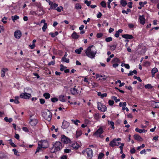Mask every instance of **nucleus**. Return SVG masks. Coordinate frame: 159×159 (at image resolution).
<instances>
[{
  "label": "nucleus",
  "mask_w": 159,
  "mask_h": 159,
  "mask_svg": "<svg viewBox=\"0 0 159 159\" xmlns=\"http://www.w3.org/2000/svg\"><path fill=\"white\" fill-rule=\"evenodd\" d=\"M139 22L142 25H144L145 23V19L143 15L139 16Z\"/></svg>",
  "instance_id": "obj_12"
},
{
  "label": "nucleus",
  "mask_w": 159,
  "mask_h": 159,
  "mask_svg": "<svg viewBox=\"0 0 159 159\" xmlns=\"http://www.w3.org/2000/svg\"><path fill=\"white\" fill-rule=\"evenodd\" d=\"M38 122V120L36 119H32L30 122V123L32 126H35Z\"/></svg>",
  "instance_id": "obj_13"
},
{
  "label": "nucleus",
  "mask_w": 159,
  "mask_h": 159,
  "mask_svg": "<svg viewBox=\"0 0 159 159\" xmlns=\"http://www.w3.org/2000/svg\"><path fill=\"white\" fill-rule=\"evenodd\" d=\"M120 60L118 58L115 57L114 58L112 61V63H119L120 62Z\"/></svg>",
  "instance_id": "obj_27"
},
{
  "label": "nucleus",
  "mask_w": 159,
  "mask_h": 159,
  "mask_svg": "<svg viewBox=\"0 0 159 159\" xmlns=\"http://www.w3.org/2000/svg\"><path fill=\"white\" fill-rule=\"evenodd\" d=\"M134 139L137 141H142L143 140V139L138 134H134Z\"/></svg>",
  "instance_id": "obj_15"
},
{
  "label": "nucleus",
  "mask_w": 159,
  "mask_h": 159,
  "mask_svg": "<svg viewBox=\"0 0 159 159\" xmlns=\"http://www.w3.org/2000/svg\"><path fill=\"white\" fill-rule=\"evenodd\" d=\"M61 143L60 142L58 141L56 142L54 144H53V147L55 148V150L52 153H55L58 151H59L62 148V147Z\"/></svg>",
  "instance_id": "obj_3"
},
{
  "label": "nucleus",
  "mask_w": 159,
  "mask_h": 159,
  "mask_svg": "<svg viewBox=\"0 0 159 159\" xmlns=\"http://www.w3.org/2000/svg\"><path fill=\"white\" fill-rule=\"evenodd\" d=\"M103 132V128L100 127L94 134L93 135L96 136L98 135L102 134Z\"/></svg>",
  "instance_id": "obj_8"
},
{
  "label": "nucleus",
  "mask_w": 159,
  "mask_h": 159,
  "mask_svg": "<svg viewBox=\"0 0 159 159\" xmlns=\"http://www.w3.org/2000/svg\"><path fill=\"white\" fill-rule=\"evenodd\" d=\"M71 121L73 122L75 124V125H78L77 123L78 122H79V123L80 122V121L79 120H72Z\"/></svg>",
  "instance_id": "obj_41"
},
{
  "label": "nucleus",
  "mask_w": 159,
  "mask_h": 159,
  "mask_svg": "<svg viewBox=\"0 0 159 159\" xmlns=\"http://www.w3.org/2000/svg\"><path fill=\"white\" fill-rule=\"evenodd\" d=\"M102 14L100 12H98V14L97 15V17L98 18H100L102 16Z\"/></svg>",
  "instance_id": "obj_64"
},
{
  "label": "nucleus",
  "mask_w": 159,
  "mask_h": 159,
  "mask_svg": "<svg viewBox=\"0 0 159 159\" xmlns=\"http://www.w3.org/2000/svg\"><path fill=\"white\" fill-rule=\"evenodd\" d=\"M116 45H115V44H114L112 46H110V48L111 49V50H112V51L116 49Z\"/></svg>",
  "instance_id": "obj_46"
},
{
  "label": "nucleus",
  "mask_w": 159,
  "mask_h": 159,
  "mask_svg": "<svg viewBox=\"0 0 159 159\" xmlns=\"http://www.w3.org/2000/svg\"><path fill=\"white\" fill-rule=\"evenodd\" d=\"M7 18L6 17H4L2 19V21L4 24H6L7 23L6 20Z\"/></svg>",
  "instance_id": "obj_50"
},
{
  "label": "nucleus",
  "mask_w": 159,
  "mask_h": 159,
  "mask_svg": "<svg viewBox=\"0 0 159 159\" xmlns=\"http://www.w3.org/2000/svg\"><path fill=\"white\" fill-rule=\"evenodd\" d=\"M104 154L102 153H100L99 154L98 156V159H101L104 156Z\"/></svg>",
  "instance_id": "obj_52"
},
{
  "label": "nucleus",
  "mask_w": 159,
  "mask_h": 159,
  "mask_svg": "<svg viewBox=\"0 0 159 159\" xmlns=\"http://www.w3.org/2000/svg\"><path fill=\"white\" fill-rule=\"evenodd\" d=\"M37 13H39L38 15H42L44 14V12L43 10V8H40L38 9L37 11Z\"/></svg>",
  "instance_id": "obj_19"
},
{
  "label": "nucleus",
  "mask_w": 159,
  "mask_h": 159,
  "mask_svg": "<svg viewBox=\"0 0 159 159\" xmlns=\"http://www.w3.org/2000/svg\"><path fill=\"white\" fill-rule=\"evenodd\" d=\"M103 34L102 33H98L97 34V37L99 38L102 36Z\"/></svg>",
  "instance_id": "obj_56"
},
{
  "label": "nucleus",
  "mask_w": 159,
  "mask_h": 159,
  "mask_svg": "<svg viewBox=\"0 0 159 159\" xmlns=\"http://www.w3.org/2000/svg\"><path fill=\"white\" fill-rule=\"evenodd\" d=\"M51 101L53 102H57L58 100V99L57 98H53L51 99Z\"/></svg>",
  "instance_id": "obj_53"
},
{
  "label": "nucleus",
  "mask_w": 159,
  "mask_h": 159,
  "mask_svg": "<svg viewBox=\"0 0 159 159\" xmlns=\"http://www.w3.org/2000/svg\"><path fill=\"white\" fill-rule=\"evenodd\" d=\"M100 116H99V114L98 113H96L94 115V118L96 120H98L100 118Z\"/></svg>",
  "instance_id": "obj_34"
},
{
  "label": "nucleus",
  "mask_w": 159,
  "mask_h": 159,
  "mask_svg": "<svg viewBox=\"0 0 159 159\" xmlns=\"http://www.w3.org/2000/svg\"><path fill=\"white\" fill-rule=\"evenodd\" d=\"M100 4L102 7L104 8L106 7V4L105 2L104 1H102L100 3Z\"/></svg>",
  "instance_id": "obj_38"
},
{
  "label": "nucleus",
  "mask_w": 159,
  "mask_h": 159,
  "mask_svg": "<svg viewBox=\"0 0 159 159\" xmlns=\"http://www.w3.org/2000/svg\"><path fill=\"white\" fill-rule=\"evenodd\" d=\"M122 37L126 39H133V36L131 35L128 34H125L122 35Z\"/></svg>",
  "instance_id": "obj_14"
},
{
  "label": "nucleus",
  "mask_w": 159,
  "mask_h": 159,
  "mask_svg": "<svg viewBox=\"0 0 159 159\" xmlns=\"http://www.w3.org/2000/svg\"><path fill=\"white\" fill-rule=\"evenodd\" d=\"M61 140L62 142L65 143H67L70 141V139L64 135H61Z\"/></svg>",
  "instance_id": "obj_5"
},
{
  "label": "nucleus",
  "mask_w": 159,
  "mask_h": 159,
  "mask_svg": "<svg viewBox=\"0 0 159 159\" xmlns=\"http://www.w3.org/2000/svg\"><path fill=\"white\" fill-rule=\"evenodd\" d=\"M72 147L74 149H78L79 147V146L78 145L77 143H75L74 144H73Z\"/></svg>",
  "instance_id": "obj_31"
},
{
  "label": "nucleus",
  "mask_w": 159,
  "mask_h": 159,
  "mask_svg": "<svg viewBox=\"0 0 159 159\" xmlns=\"http://www.w3.org/2000/svg\"><path fill=\"white\" fill-rule=\"evenodd\" d=\"M111 98L115 101L116 102H119L120 101V99H117L116 97L115 96H112L111 97Z\"/></svg>",
  "instance_id": "obj_39"
},
{
  "label": "nucleus",
  "mask_w": 159,
  "mask_h": 159,
  "mask_svg": "<svg viewBox=\"0 0 159 159\" xmlns=\"http://www.w3.org/2000/svg\"><path fill=\"white\" fill-rule=\"evenodd\" d=\"M108 124L109 125H110L112 126V128L114 129L115 128L114 126V123L112 121H110L109 120L108 121Z\"/></svg>",
  "instance_id": "obj_33"
},
{
  "label": "nucleus",
  "mask_w": 159,
  "mask_h": 159,
  "mask_svg": "<svg viewBox=\"0 0 159 159\" xmlns=\"http://www.w3.org/2000/svg\"><path fill=\"white\" fill-rule=\"evenodd\" d=\"M128 26L130 29H132L134 27V25L133 24L129 23L128 24Z\"/></svg>",
  "instance_id": "obj_59"
},
{
  "label": "nucleus",
  "mask_w": 159,
  "mask_h": 159,
  "mask_svg": "<svg viewBox=\"0 0 159 159\" xmlns=\"http://www.w3.org/2000/svg\"><path fill=\"white\" fill-rule=\"evenodd\" d=\"M114 103V102L113 100H109L108 101V104L110 106H112L113 105Z\"/></svg>",
  "instance_id": "obj_49"
},
{
  "label": "nucleus",
  "mask_w": 159,
  "mask_h": 159,
  "mask_svg": "<svg viewBox=\"0 0 159 159\" xmlns=\"http://www.w3.org/2000/svg\"><path fill=\"white\" fill-rule=\"evenodd\" d=\"M75 8L78 10L81 9L82 8V7L79 3H77L75 5Z\"/></svg>",
  "instance_id": "obj_35"
},
{
  "label": "nucleus",
  "mask_w": 159,
  "mask_h": 159,
  "mask_svg": "<svg viewBox=\"0 0 159 159\" xmlns=\"http://www.w3.org/2000/svg\"><path fill=\"white\" fill-rule=\"evenodd\" d=\"M12 150L14 152V154L15 155L18 156H19V154L17 155V153L18 152V151H17V150H16L15 149H12Z\"/></svg>",
  "instance_id": "obj_58"
},
{
  "label": "nucleus",
  "mask_w": 159,
  "mask_h": 159,
  "mask_svg": "<svg viewBox=\"0 0 159 159\" xmlns=\"http://www.w3.org/2000/svg\"><path fill=\"white\" fill-rule=\"evenodd\" d=\"M55 61H51L48 63V66H50L51 65H54L55 64Z\"/></svg>",
  "instance_id": "obj_61"
},
{
  "label": "nucleus",
  "mask_w": 159,
  "mask_h": 159,
  "mask_svg": "<svg viewBox=\"0 0 159 159\" xmlns=\"http://www.w3.org/2000/svg\"><path fill=\"white\" fill-rule=\"evenodd\" d=\"M61 61L67 63H69L70 62L69 59L66 58V57H62Z\"/></svg>",
  "instance_id": "obj_25"
},
{
  "label": "nucleus",
  "mask_w": 159,
  "mask_h": 159,
  "mask_svg": "<svg viewBox=\"0 0 159 159\" xmlns=\"http://www.w3.org/2000/svg\"><path fill=\"white\" fill-rule=\"evenodd\" d=\"M31 96V94L25 93H21L20 97L21 98L29 99L30 97Z\"/></svg>",
  "instance_id": "obj_7"
},
{
  "label": "nucleus",
  "mask_w": 159,
  "mask_h": 159,
  "mask_svg": "<svg viewBox=\"0 0 159 159\" xmlns=\"http://www.w3.org/2000/svg\"><path fill=\"white\" fill-rule=\"evenodd\" d=\"M15 99H14V102L16 104H18L19 103V102L18 100L19 99V96H16L15 97Z\"/></svg>",
  "instance_id": "obj_36"
},
{
  "label": "nucleus",
  "mask_w": 159,
  "mask_h": 159,
  "mask_svg": "<svg viewBox=\"0 0 159 159\" xmlns=\"http://www.w3.org/2000/svg\"><path fill=\"white\" fill-rule=\"evenodd\" d=\"M133 3L132 2H129L128 3L127 6L129 8H132V4Z\"/></svg>",
  "instance_id": "obj_57"
},
{
  "label": "nucleus",
  "mask_w": 159,
  "mask_h": 159,
  "mask_svg": "<svg viewBox=\"0 0 159 159\" xmlns=\"http://www.w3.org/2000/svg\"><path fill=\"white\" fill-rule=\"evenodd\" d=\"M40 143V146L42 148H46L48 147L49 144L45 140H43L40 143Z\"/></svg>",
  "instance_id": "obj_6"
},
{
  "label": "nucleus",
  "mask_w": 159,
  "mask_h": 159,
  "mask_svg": "<svg viewBox=\"0 0 159 159\" xmlns=\"http://www.w3.org/2000/svg\"><path fill=\"white\" fill-rule=\"evenodd\" d=\"M83 48L82 47H80L79 49H76L75 50V52L77 54H80L81 51L83 50Z\"/></svg>",
  "instance_id": "obj_22"
},
{
  "label": "nucleus",
  "mask_w": 159,
  "mask_h": 159,
  "mask_svg": "<svg viewBox=\"0 0 159 159\" xmlns=\"http://www.w3.org/2000/svg\"><path fill=\"white\" fill-rule=\"evenodd\" d=\"M85 152L87 154V157L89 159H91L93 156V152L92 149L88 148L85 150Z\"/></svg>",
  "instance_id": "obj_4"
},
{
  "label": "nucleus",
  "mask_w": 159,
  "mask_h": 159,
  "mask_svg": "<svg viewBox=\"0 0 159 159\" xmlns=\"http://www.w3.org/2000/svg\"><path fill=\"white\" fill-rule=\"evenodd\" d=\"M158 71V70L156 68H153L152 70V72L155 73Z\"/></svg>",
  "instance_id": "obj_55"
},
{
  "label": "nucleus",
  "mask_w": 159,
  "mask_h": 159,
  "mask_svg": "<svg viewBox=\"0 0 159 159\" xmlns=\"http://www.w3.org/2000/svg\"><path fill=\"white\" fill-rule=\"evenodd\" d=\"M43 96L46 99H48L50 98V95L48 93H45L43 94Z\"/></svg>",
  "instance_id": "obj_30"
},
{
  "label": "nucleus",
  "mask_w": 159,
  "mask_h": 159,
  "mask_svg": "<svg viewBox=\"0 0 159 159\" xmlns=\"http://www.w3.org/2000/svg\"><path fill=\"white\" fill-rule=\"evenodd\" d=\"M145 88L146 89H152L153 88V87L150 84H148L144 86Z\"/></svg>",
  "instance_id": "obj_28"
},
{
  "label": "nucleus",
  "mask_w": 159,
  "mask_h": 159,
  "mask_svg": "<svg viewBox=\"0 0 159 159\" xmlns=\"http://www.w3.org/2000/svg\"><path fill=\"white\" fill-rule=\"evenodd\" d=\"M19 18V16H18L17 15H15L14 16H11V19L14 22L15 21Z\"/></svg>",
  "instance_id": "obj_32"
},
{
  "label": "nucleus",
  "mask_w": 159,
  "mask_h": 159,
  "mask_svg": "<svg viewBox=\"0 0 159 159\" xmlns=\"http://www.w3.org/2000/svg\"><path fill=\"white\" fill-rule=\"evenodd\" d=\"M71 36L73 39H76L79 37L80 36L78 35L76 32H74L71 35Z\"/></svg>",
  "instance_id": "obj_17"
},
{
  "label": "nucleus",
  "mask_w": 159,
  "mask_h": 159,
  "mask_svg": "<svg viewBox=\"0 0 159 159\" xmlns=\"http://www.w3.org/2000/svg\"><path fill=\"white\" fill-rule=\"evenodd\" d=\"M59 100L62 102H65L66 101V100L64 99V95H60L59 97Z\"/></svg>",
  "instance_id": "obj_23"
},
{
  "label": "nucleus",
  "mask_w": 159,
  "mask_h": 159,
  "mask_svg": "<svg viewBox=\"0 0 159 159\" xmlns=\"http://www.w3.org/2000/svg\"><path fill=\"white\" fill-rule=\"evenodd\" d=\"M116 143L115 142V139H113V140L110 142L109 145L111 147H113L115 146H118V145L116 144Z\"/></svg>",
  "instance_id": "obj_18"
},
{
  "label": "nucleus",
  "mask_w": 159,
  "mask_h": 159,
  "mask_svg": "<svg viewBox=\"0 0 159 159\" xmlns=\"http://www.w3.org/2000/svg\"><path fill=\"white\" fill-rule=\"evenodd\" d=\"M14 35L16 38L20 39L21 36V32L19 30H17L14 32Z\"/></svg>",
  "instance_id": "obj_11"
},
{
  "label": "nucleus",
  "mask_w": 159,
  "mask_h": 159,
  "mask_svg": "<svg viewBox=\"0 0 159 159\" xmlns=\"http://www.w3.org/2000/svg\"><path fill=\"white\" fill-rule=\"evenodd\" d=\"M98 95L99 96H100L101 98H103L104 97H107V93H105L102 94L100 92H98Z\"/></svg>",
  "instance_id": "obj_20"
},
{
  "label": "nucleus",
  "mask_w": 159,
  "mask_h": 159,
  "mask_svg": "<svg viewBox=\"0 0 159 159\" xmlns=\"http://www.w3.org/2000/svg\"><path fill=\"white\" fill-rule=\"evenodd\" d=\"M82 134V131L80 130H77L76 132V137L77 138H78Z\"/></svg>",
  "instance_id": "obj_21"
},
{
  "label": "nucleus",
  "mask_w": 159,
  "mask_h": 159,
  "mask_svg": "<svg viewBox=\"0 0 159 159\" xmlns=\"http://www.w3.org/2000/svg\"><path fill=\"white\" fill-rule=\"evenodd\" d=\"M6 156L2 153H0V159H2L6 157Z\"/></svg>",
  "instance_id": "obj_51"
},
{
  "label": "nucleus",
  "mask_w": 159,
  "mask_h": 159,
  "mask_svg": "<svg viewBox=\"0 0 159 159\" xmlns=\"http://www.w3.org/2000/svg\"><path fill=\"white\" fill-rule=\"evenodd\" d=\"M130 152L132 154L134 153L135 152V150L134 148H133L130 150Z\"/></svg>",
  "instance_id": "obj_63"
},
{
  "label": "nucleus",
  "mask_w": 159,
  "mask_h": 159,
  "mask_svg": "<svg viewBox=\"0 0 159 159\" xmlns=\"http://www.w3.org/2000/svg\"><path fill=\"white\" fill-rule=\"evenodd\" d=\"M58 6V4L56 3H54L53 4L52 6H51V8L52 9H54L55 8L57 7Z\"/></svg>",
  "instance_id": "obj_44"
},
{
  "label": "nucleus",
  "mask_w": 159,
  "mask_h": 159,
  "mask_svg": "<svg viewBox=\"0 0 159 159\" xmlns=\"http://www.w3.org/2000/svg\"><path fill=\"white\" fill-rule=\"evenodd\" d=\"M153 104H155L156 105L154 107L155 108H159V102H156L155 101H153Z\"/></svg>",
  "instance_id": "obj_37"
},
{
  "label": "nucleus",
  "mask_w": 159,
  "mask_h": 159,
  "mask_svg": "<svg viewBox=\"0 0 159 159\" xmlns=\"http://www.w3.org/2000/svg\"><path fill=\"white\" fill-rule=\"evenodd\" d=\"M22 129L25 132H28L29 131V129H28L26 127H23L22 128Z\"/></svg>",
  "instance_id": "obj_60"
},
{
  "label": "nucleus",
  "mask_w": 159,
  "mask_h": 159,
  "mask_svg": "<svg viewBox=\"0 0 159 159\" xmlns=\"http://www.w3.org/2000/svg\"><path fill=\"white\" fill-rule=\"evenodd\" d=\"M52 113L48 110L47 109L42 113L43 117L46 120L50 121L51 120L52 116Z\"/></svg>",
  "instance_id": "obj_2"
},
{
  "label": "nucleus",
  "mask_w": 159,
  "mask_h": 159,
  "mask_svg": "<svg viewBox=\"0 0 159 159\" xmlns=\"http://www.w3.org/2000/svg\"><path fill=\"white\" fill-rule=\"evenodd\" d=\"M61 9L62 11L63 10V8L62 6H60V7H58L56 9L59 12H60L61 11Z\"/></svg>",
  "instance_id": "obj_40"
},
{
  "label": "nucleus",
  "mask_w": 159,
  "mask_h": 159,
  "mask_svg": "<svg viewBox=\"0 0 159 159\" xmlns=\"http://www.w3.org/2000/svg\"><path fill=\"white\" fill-rule=\"evenodd\" d=\"M84 2L89 7V6H90V4L91 3V1H88L87 0H85L84 1Z\"/></svg>",
  "instance_id": "obj_48"
},
{
  "label": "nucleus",
  "mask_w": 159,
  "mask_h": 159,
  "mask_svg": "<svg viewBox=\"0 0 159 159\" xmlns=\"http://www.w3.org/2000/svg\"><path fill=\"white\" fill-rule=\"evenodd\" d=\"M47 24L46 23H45L44 25L42 27V30L43 32H45L47 28Z\"/></svg>",
  "instance_id": "obj_42"
},
{
  "label": "nucleus",
  "mask_w": 159,
  "mask_h": 159,
  "mask_svg": "<svg viewBox=\"0 0 159 159\" xmlns=\"http://www.w3.org/2000/svg\"><path fill=\"white\" fill-rule=\"evenodd\" d=\"M41 148H42L40 145V144H39V143H38V147H37L36 151L35 152V153H36L37 152H38L39 151V150L41 149Z\"/></svg>",
  "instance_id": "obj_43"
},
{
  "label": "nucleus",
  "mask_w": 159,
  "mask_h": 159,
  "mask_svg": "<svg viewBox=\"0 0 159 159\" xmlns=\"http://www.w3.org/2000/svg\"><path fill=\"white\" fill-rule=\"evenodd\" d=\"M69 125L70 124L69 122L64 120L61 127L62 129H66L69 126Z\"/></svg>",
  "instance_id": "obj_9"
},
{
  "label": "nucleus",
  "mask_w": 159,
  "mask_h": 159,
  "mask_svg": "<svg viewBox=\"0 0 159 159\" xmlns=\"http://www.w3.org/2000/svg\"><path fill=\"white\" fill-rule=\"evenodd\" d=\"M85 52L86 56L91 58H94L97 52L95 47L93 45L89 46Z\"/></svg>",
  "instance_id": "obj_1"
},
{
  "label": "nucleus",
  "mask_w": 159,
  "mask_h": 159,
  "mask_svg": "<svg viewBox=\"0 0 159 159\" xmlns=\"http://www.w3.org/2000/svg\"><path fill=\"white\" fill-rule=\"evenodd\" d=\"M76 86H75L73 88H71L70 89V91L71 93L73 95H76L78 94V90L75 88Z\"/></svg>",
  "instance_id": "obj_10"
},
{
  "label": "nucleus",
  "mask_w": 159,
  "mask_h": 159,
  "mask_svg": "<svg viewBox=\"0 0 159 159\" xmlns=\"http://www.w3.org/2000/svg\"><path fill=\"white\" fill-rule=\"evenodd\" d=\"M120 4L123 7H125L127 4L126 1L124 0H121L120 1Z\"/></svg>",
  "instance_id": "obj_24"
},
{
  "label": "nucleus",
  "mask_w": 159,
  "mask_h": 159,
  "mask_svg": "<svg viewBox=\"0 0 159 159\" xmlns=\"http://www.w3.org/2000/svg\"><path fill=\"white\" fill-rule=\"evenodd\" d=\"M101 103L98 102V108L99 110H101L102 111V107L101 106Z\"/></svg>",
  "instance_id": "obj_54"
},
{
  "label": "nucleus",
  "mask_w": 159,
  "mask_h": 159,
  "mask_svg": "<svg viewBox=\"0 0 159 159\" xmlns=\"http://www.w3.org/2000/svg\"><path fill=\"white\" fill-rule=\"evenodd\" d=\"M112 40V37H109L108 38H107L105 39V41L107 42H109L111 41Z\"/></svg>",
  "instance_id": "obj_47"
},
{
  "label": "nucleus",
  "mask_w": 159,
  "mask_h": 159,
  "mask_svg": "<svg viewBox=\"0 0 159 159\" xmlns=\"http://www.w3.org/2000/svg\"><path fill=\"white\" fill-rule=\"evenodd\" d=\"M101 106L102 107V111H106L107 108L106 107V106L104 105H103L101 103Z\"/></svg>",
  "instance_id": "obj_29"
},
{
  "label": "nucleus",
  "mask_w": 159,
  "mask_h": 159,
  "mask_svg": "<svg viewBox=\"0 0 159 159\" xmlns=\"http://www.w3.org/2000/svg\"><path fill=\"white\" fill-rule=\"evenodd\" d=\"M58 34V32L57 31H56L54 33H50L49 34L51 36L52 38L56 36Z\"/></svg>",
  "instance_id": "obj_26"
},
{
  "label": "nucleus",
  "mask_w": 159,
  "mask_h": 159,
  "mask_svg": "<svg viewBox=\"0 0 159 159\" xmlns=\"http://www.w3.org/2000/svg\"><path fill=\"white\" fill-rule=\"evenodd\" d=\"M8 70V69L7 68H2L1 72V76L2 77H4L5 75V71H7Z\"/></svg>",
  "instance_id": "obj_16"
},
{
  "label": "nucleus",
  "mask_w": 159,
  "mask_h": 159,
  "mask_svg": "<svg viewBox=\"0 0 159 159\" xmlns=\"http://www.w3.org/2000/svg\"><path fill=\"white\" fill-rule=\"evenodd\" d=\"M45 100L43 98L40 99V102L41 104H43L45 103Z\"/></svg>",
  "instance_id": "obj_62"
},
{
  "label": "nucleus",
  "mask_w": 159,
  "mask_h": 159,
  "mask_svg": "<svg viewBox=\"0 0 159 159\" xmlns=\"http://www.w3.org/2000/svg\"><path fill=\"white\" fill-rule=\"evenodd\" d=\"M35 5L38 7V9L43 7L41 6V4L39 2L35 3Z\"/></svg>",
  "instance_id": "obj_45"
}]
</instances>
